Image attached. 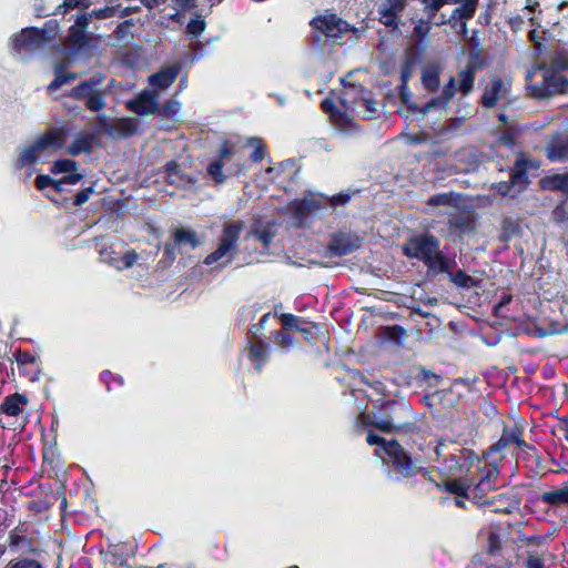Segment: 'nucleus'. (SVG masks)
Instances as JSON below:
<instances>
[{"mask_svg":"<svg viewBox=\"0 0 568 568\" xmlns=\"http://www.w3.org/2000/svg\"><path fill=\"white\" fill-rule=\"evenodd\" d=\"M458 3L459 6L453 9L448 18L440 14L439 20H437L435 24H449L454 29L460 28L463 32H466L467 21L475 16L478 0H460Z\"/></svg>","mask_w":568,"mask_h":568,"instance_id":"nucleus-19","label":"nucleus"},{"mask_svg":"<svg viewBox=\"0 0 568 568\" xmlns=\"http://www.w3.org/2000/svg\"><path fill=\"white\" fill-rule=\"evenodd\" d=\"M179 109V102L173 99L166 100L161 106L158 105V112L162 116H173Z\"/></svg>","mask_w":568,"mask_h":568,"instance_id":"nucleus-58","label":"nucleus"},{"mask_svg":"<svg viewBox=\"0 0 568 568\" xmlns=\"http://www.w3.org/2000/svg\"><path fill=\"white\" fill-rule=\"evenodd\" d=\"M94 144H99L93 133H80L72 143L67 148V153L71 156H78L80 153H91Z\"/></svg>","mask_w":568,"mask_h":568,"instance_id":"nucleus-35","label":"nucleus"},{"mask_svg":"<svg viewBox=\"0 0 568 568\" xmlns=\"http://www.w3.org/2000/svg\"><path fill=\"white\" fill-rule=\"evenodd\" d=\"M524 566L526 568H545V560L540 555L529 552L524 560Z\"/></svg>","mask_w":568,"mask_h":568,"instance_id":"nucleus-62","label":"nucleus"},{"mask_svg":"<svg viewBox=\"0 0 568 568\" xmlns=\"http://www.w3.org/2000/svg\"><path fill=\"white\" fill-rule=\"evenodd\" d=\"M455 262L449 260L443 253L437 251L434 253L429 260L425 261L424 264L427 266L428 272L430 273H449L452 264Z\"/></svg>","mask_w":568,"mask_h":568,"instance_id":"nucleus-40","label":"nucleus"},{"mask_svg":"<svg viewBox=\"0 0 568 568\" xmlns=\"http://www.w3.org/2000/svg\"><path fill=\"white\" fill-rule=\"evenodd\" d=\"M176 250L178 248L174 245V243L165 244V246L163 248V258L160 261V263L171 265L176 258V253H175Z\"/></svg>","mask_w":568,"mask_h":568,"instance_id":"nucleus-63","label":"nucleus"},{"mask_svg":"<svg viewBox=\"0 0 568 568\" xmlns=\"http://www.w3.org/2000/svg\"><path fill=\"white\" fill-rule=\"evenodd\" d=\"M548 65L559 73L564 71L568 72V52H558L551 58Z\"/></svg>","mask_w":568,"mask_h":568,"instance_id":"nucleus-54","label":"nucleus"},{"mask_svg":"<svg viewBox=\"0 0 568 568\" xmlns=\"http://www.w3.org/2000/svg\"><path fill=\"white\" fill-rule=\"evenodd\" d=\"M363 94L361 98L362 104L366 111V118H373L377 112V101L373 98L372 92L367 90H363Z\"/></svg>","mask_w":568,"mask_h":568,"instance_id":"nucleus-53","label":"nucleus"},{"mask_svg":"<svg viewBox=\"0 0 568 568\" xmlns=\"http://www.w3.org/2000/svg\"><path fill=\"white\" fill-rule=\"evenodd\" d=\"M181 67L178 63L160 69L149 77L151 85L158 89L169 88L178 78Z\"/></svg>","mask_w":568,"mask_h":568,"instance_id":"nucleus-34","label":"nucleus"},{"mask_svg":"<svg viewBox=\"0 0 568 568\" xmlns=\"http://www.w3.org/2000/svg\"><path fill=\"white\" fill-rule=\"evenodd\" d=\"M270 347L262 339L247 341V359L252 363L254 369L261 373L270 358Z\"/></svg>","mask_w":568,"mask_h":568,"instance_id":"nucleus-27","label":"nucleus"},{"mask_svg":"<svg viewBox=\"0 0 568 568\" xmlns=\"http://www.w3.org/2000/svg\"><path fill=\"white\" fill-rule=\"evenodd\" d=\"M97 132H103L113 139H126L138 133V122L134 118H118L110 120L106 114H98Z\"/></svg>","mask_w":568,"mask_h":568,"instance_id":"nucleus-11","label":"nucleus"},{"mask_svg":"<svg viewBox=\"0 0 568 568\" xmlns=\"http://www.w3.org/2000/svg\"><path fill=\"white\" fill-rule=\"evenodd\" d=\"M8 546L11 551L21 552L20 556L27 554L38 556L40 554V549L36 545L33 527L26 523H19L9 532Z\"/></svg>","mask_w":568,"mask_h":568,"instance_id":"nucleus-12","label":"nucleus"},{"mask_svg":"<svg viewBox=\"0 0 568 568\" xmlns=\"http://www.w3.org/2000/svg\"><path fill=\"white\" fill-rule=\"evenodd\" d=\"M173 243L178 251L182 253L186 247L195 250L201 245L202 240L199 237L196 231L187 227H179L173 232Z\"/></svg>","mask_w":568,"mask_h":568,"instance_id":"nucleus-33","label":"nucleus"},{"mask_svg":"<svg viewBox=\"0 0 568 568\" xmlns=\"http://www.w3.org/2000/svg\"><path fill=\"white\" fill-rule=\"evenodd\" d=\"M164 172L168 174V181L171 184H174L176 181L173 180L174 176H180L181 173V164L175 161L171 160L169 161L164 166Z\"/></svg>","mask_w":568,"mask_h":568,"instance_id":"nucleus-60","label":"nucleus"},{"mask_svg":"<svg viewBox=\"0 0 568 568\" xmlns=\"http://www.w3.org/2000/svg\"><path fill=\"white\" fill-rule=\"evenodd\" d=\"M540 186L542 190L562 192L568 196V172L542 178Z\"/></svg>","mask_w":568,"mask_h":568,"instance_id":"nucleus-38","label":"nucleus"},{"mask_svg":"<svg viewBox=\"0 0 568 568\" xmlns=\"http://www.w3.org/2000/svg\"><path fill=\"white\" fill-rule=\"evenodd\" d=\"M4 568H47L44 564L36 558L19 556L9 560Z\"/></svg>","mask_w":568,"mask_h":568,"instance_id":"nucleus-44","label":"nucleus"},{"mask_svg":"<svg viewBox=\"0 0 568 568\" xmlns=\"http://www.w3.org/2000/svg\"><path fill=\"white\" fill-rule=\"evenodd\" d=\"M103 78L101 74H94L88 80L80 81L67 97L83 101L91 112L102 111L106 106V91L100 88Z\"/></svg>","mask_w":568,"mask_h":568,"instance_id":"nucleus-8","label":"nucleus"},{"mask_svg":"<svg viewBox=\"0 0 568 568\" xmlns=\"http://www.w3.org/2000/svg\"><path fill=\"white\" fill-rule=\"evenodd\" d=\"M85 33L81 28L72 26L69 30V42L72 44L83 45L85 43Z\"/></svg>","mask_w":568,"mask_h":568,"instance_id":"nucleus-59","label":"nucleus"},{"mask_svg":"<svg viewBox=\"0 0 568 568\" xmlns=\"http://www.w3.org/2000/svg\"><path fill=\"white\" fill-rule=\"evenodd\" d=\"M537 168L534 159L520 152L509 168V180L493 183L490 191L500 196L516 197L528 189L531 183L529 171Z\"/></svg>","mask_w":568,"mask_h":568,"instance_id":"nucleus-4","label":"nucleus"},{"mask_svg":"<svg viewBox=\"0 0 568 568\" xmlns=\"http://www.w3.org/2000/svg\"><path fill=\"white\" fill-rule=\"evenodd\" d=\"M519 126H510L505 129L498 136L497 142L508 149H513L517 144V138L520 134Z\"/></svg>","mask_w":568,"mask_h":568,"instance_id":"nucleus-46","label":"nucleus"},{"mask_svg":"<svg viewBox=\"0 0 568 568\" xmlns=\"http://www.w3.org/2000/svg\"><path fill=\"white\" fill-rule=\"evenodd\" d=\"M387 476L395 483H412L417 476L433 481L432 470L420 465L418 458L404 448L397 439H390L387 454L383 457Z\"/></svg>","mask_w":568,"mask_h":568,"instance_id":"nucleus-2","label":"nucleus"},{"mask_svg":"<svg viewBox=\"0 0 568 568\" xmlns=\"http://www.w3.org/2000/svg\"><path fill=\"white\" fill-rule=\"evenodd\" d=\"M12 361H16L18 365H27L33 364L37 361V357L29 351H22L21 348H18L13 353Z\"/></svg>","mask_w":568,"mask_h":568,"instance_id":"nucleus-56","label":"nucleus"},{"mask_svg":"<svg viewBox=\"0 0 568 568\" xmlns=\"http://www.w3.org/2000/svg\"><path fill=\"white\" fill-rule=\"evenodd\" d=\"M460 0H417V6H409V20L415 24L413 38L422 42L430 32L438 11L446 4H458Z\"/></svg>","mask_w":568,"mask_h":568,"instance_id":"nucleus-6","label":"nucleus"},{"mask_svg":"<svg viewBox=\"0 0 568 568\" xmlns=\"http://www.w3.org/2000/svg\"><path fill=\"white\" fill-rule=\"evenodd\" d=\"M448 231L456 237L470 235L476 231V220L470 213L456 214L447 221Z\"/></svg>","mask_w":568,"mask_h":568,"instance_id":"nucleus-24","label":"nucleus"},{"mask_svg":"<svg viewBox=\"0 0 568 568\" xmlns=\"http://www.w3.org/2000/svg\"><path fill=\"white\" fill-rule=\"evenodd\" d=\"M486 552L490 556H499L501 554V538L498 532L489 531L486 537Z\"/></svg>","mask_w":568,"mask_h":568,"instance_id":"nucleus-50","label":"nucleus"},{"mask_svg":"<svg viewBox=\"0 0 568 568\" xmlns=\"http://www.w3.org/2000/svg\"><path fill=\"white\" fill-rule=\"evenodd\" d=\"M366 443L369 446H381L384 450V454H387L389 440L385 439L383 436L374 433L373 430L367 432Z\"/></svg>","mask_w":568,"mask_h":568,"instance_id":"nucleus-55","label":"nucleus"},{"mask_svg":"<svg viewBox=\"0 0 568 568\" xmlns=\"http://www.w3.org/2000/svg\"><path fill=\"white\" fill-rule=\"evenodd\" d=\"M409 6H417V0H383L377 7L379 22L393 30L398 29L399 14L406 9L409 16Z\"/></svg>","mask_w":568,"mask_h":568,"instance_id":"nucleus-17","label":"nucleus"},{"mask_svg":"<svg viewBox=\"0 0 568 568\" xmlns=\"http://www.w3.org/2000/svg\"><path fill=\"white\" fill-rule=\"evenodd\" d=\"M499 476V468L497 465H488L486 469L479 475L477 480L470 478L469 483V500L476 505L485 507L488 499V494L497 490V479Z\"/></svg>","mask_w":568,"mask_h":568,"instance_id":"nucleus-10","label":"nucleus"},{"mask_svg":"<svg viewBox=\"0 0 568 568\" xmlns=\"http://www.w3.org/2000/svg\"><path fill=\"white\" fill-rule=\"evenodd\" d=\"M28 404V397L23 394L14 393L4 397L0 405V413L8 417H14L16 420L8 424V427L13 430H23L28 418L24 413L23 406Z\"/></svg>","mask_w":568,"mask_h":568,"instance_id":"nucleus-18","label":"nucleus"},{"mask_svg":"<svg viewBox=\"0 0 568 568\" xmlns=\"http://www.w3.org/2000/svg\"><path fill=\"white\" fill-rule=\"evenodd\" d=\"M205 21L203 19H191L190 22L187 23V32L194 37V38H197L200 37L204 30H205Z\"/></svg>","mask_w":568,"mask_h":568,"instance_id":"nucleus-57","label":"nucleus"},{"mask_svg":"<svg viewBox=\"0 0 568 568\" xmlns=\"http://www.w3.org/2000/svg\"><path fill=\"white\" fill-rule=\"evenodd\" d=\"M408 332L400 325L382 326L378 341L383 346L404 347Z\"/></svg>","mask_w":568,"mask_h":568,"instance_id":"nucleus-29","label":"nucleus"},{"mask_svg":"<svg viewBox=\"0 0 568 568\" xmlns=\"http://www.w3.org/2000/svg\"><path fill=\"white\" fill-rule=\"evenodd\" d=\"M545 154L550 162H568V134L552 132L545 146Z\"/></svg>","mask_w":568,"mask_h":568,"instance_id":"nucleus-22","label":"nucleus"},{"mask_svg":"<svg viewBox=\"0 0 568 568\" xmlns=\"http://www.w3.org/2000/svg\"><path fill=\"white\" fill-rule=\"evenodd\" d=\"M460 195L455 192L448 193H436L428 197L426 204L428 206H438V205H452L459 201Z\"/></svg>","mask_w":568,"mask_h":568,"instance_id":"nucleus-43","label":"nucleus"},{"mask_svg":"<svg viewBox=\"0 0 568 568\" xmlns=\"http://www.w3.org/2000/svg\"><path fill=\"white\" fill-rule=\"evenodd\" d=\"M520 498L519 496L513 491L507 490L499 493L497 495L491 496L486 506L490 507V511L495 514H513L519 508Z\"/></svg>","mask_w":568,"mask_h":568,"instance_id":"nucleus-23","label":"nucleus"},{"mask_svg":"<svg viewBox=\"0 0 568 568\" xmlns=\"http://www.w3.org/2000/svg\"><path fill=\"white\" fill-rule=\"evenodd\" d=\"M469 478L458 477L443 483V489L447 493L469 499Z\"/></svg>","mask_w":568,"mask_h":568,"instance_id":"nucleus-41","label":"nucleus"},{"mask_svg":"<svg viewBox=\"0 0 568 568\" xmlns=\"http://www.w3.org/2000/svg\"><path fill=\"white\" fill-rule=\"evenodd\" d=\"M49 186H52L57 192L62 191L61 182H59V180H54L48 174H39L36 178V187L38 190L43 191Z\"/></svg>","mask_w":568,"mask_h":568,"instance_id":"nucleus-52","label":"nucleus"},{"mask_svg":"<svg viewBox=\"0 0 568 568\" xmlns=\"http://www.w3.org/2000/svg\"><path fill=\"white\" fill-rule=\"evenodd\" d=\"M274 225V221L262 222L255 220L247 236L260 241L264 247H268L276 235Z\"/></svg>","mask_w":568,"mask_h":568,"instance_id":"nucleus-32","label":"nucleus"},{"mask_svg":"<svg viewBox=\"0 0 568 568\" xmlns=\"http://www.w3.org/2000/svg\"><path fill=\"white\" fill-rule=\"evenodd\" d=\"M310 26L312 27V43L321 50L324 49L327 40L334 43L354 29L334 12L315 16L310 21Z\"/></svg>","mask_w":568,"mask_h":568,"instance_id":"nucleus-5","label":"nucleus"},{"mask_svg":"<svg viewBox=\"0 0 568 568\" xmlns=\"http://www.w3.org/2000/svg\"><path fill=\"white\" fill-rule=\"evenodd\" d=\"M224 161L221 159H215L212 161L207 168V174L219 184L224 183L226 181V175L223 173Z\"/></svg>","mask_w":568,"mask_h":568,"instance_id":"nucleus-49","label":"nucleus"},{"mask_svg":"<svg viewBox=\"0 0 568 568\" xmlns=\"http://www.w3.org/2000/svg\"><path fill=\"white\" fill-rule=\"evenodd\" d=\"M518 331L537 338L568 333V322H519Z\"/></svg>","mask_w":568,"mask_h":568,"instance_id":"nucleus-20","label":"nucleus"},{"mask_svg":"<svg viewBox=\"0 0 568 568\" xmlns=\"http://www.w3.org/2000/svg\"><path fill=\"white\" fill-rule=\"evenodd\" d=\"M510 93L511 80H505L500 75H491L480 97V103L486 109L495 108L503 100L507 101L506 104H510Z\"/></svg>","mask_w":568,"mask_h":568,"instance_id":"nucleus-16","label":"nucleus"},{"mask_svg":"<svg viewBox=\"0 0 568 568\" xmlns=\"http://www.w3.org/2000/svg\"><path fill=\"white\" fill-rule=\"evenodd\" d=\"M321 108L328 114L332 122L343 126L351 123V115L345 110L339 109L332 98L324 99L321 102Z\"/></svg>","mask_w":568,"mask_h":568,"instance_id":"nucleus-36","label":"nucleus"},{"mask_svg":"<svg viewBox=\"0 0 568 568\" xmlns=\"http://www.w3.org/2000/svg\"><path fill=\"white\" fill-rule=\"evenodd\" d=\"M359 420L364 426H372L385 434L412 436L419 433L417 416L406 402L388 399L374 405L368 413H361Z\"/></svg>","mask_w":568,"mask_h":568,"instance_id":"nucleus-1","label":"nucleus"},{"mask_svg":"<svg viewBox=\"0 0 568 568\" xmlns=\"http://www.w3.org/2000/svg\"><path fill=\"white\" fill-rule=\"evenodd\" d=\"M45 42V32L39 28H26L13 38L16 51H37Z\"/></svg>","mask_w":568,"mask_h":568,"instance_id":"nucleus-21","label":"nucleus"},{"mask_svg":"<svg viewBox=\"0 0 568 568\" xmlns=\"http://www.w3.org/2000/svg\"><path fill=\"white\" fill-rule=\"evenodd\" d=\"M450 281L460 288H469L476 285V280L468 275L465 271L458 270L455 273H448Z\"/></svg>","mask_w":568,"mask_h":568,"instance_id":"nucleus-47","label":"nucleus"},{"mask_svg":"<svg viewBox=\"0 0 568 568\" xmlns=\"http://www.w3.org/2000/svg\"><path fill=\"white\" fill-rule=\"evenodd\" d=\"M487 63L480 50L471 51L466 60L465 67L457 72L458 91L464 97L474 90L475 78L478 71L486 68Z\"/></svg>","mask_w":568,"mask_h":568,"instance_id":"nucleus-13","label":"nucleus"},{"mask_svg":"<svg viewBox=\"0 0 568 568\" xmlns=\"http://www.w3.org/2000/svg\"><path fill=\"white\" fill-rule=\"evenodd\" d=\"M525 81L529 97L536 100L568 94V78L544 62L529 69Z\"/></svg>","mask_w":568,"mask_h":568,"instance_id":"nucleus-3","label":"nucleus"},{"mask_svg":"<svg viewBox=\"0 0 568 568\" xmlns=\"http://www.w3.org/2000/svg\"><path fill=\"white\" fill-rule=\"evenodd\" d=\"M64 68H65V64L62 63V62L55 64V67H54V78H53V80L47 87L49 92L57 91L62 85L74 81L79 77V74L77 72H65V73H63Z\"/></svg>","mask_w":568,"mask_h":568,"instance_id":"nucleus-39","label":"nucleus"},{"mask_svg":"<svg viewBox=\"0 0 568 568\" xmlns=\"http://www.w3.org/2000/svg\"><path fill=\"white\" fill-rule=\"evenodd\" d=\"M481 338L488 346H495L503 336L504 322H481Z\"/></svg>","mask_w":568,"mask_h":568,"instance_id":"nucleus-37","label":"nucleus"},{"mask_svg":"<svg viewBox=\"0 0 568 568\" xmlns=\"http://www.w3.org/2000/svg\"><path fill=\"white\" fill-rule=\"evenodd\" d=\"M322 205V199L316 197L313 193H308L293 204L291 209L292 216L297 219L298 225H301L310 214L321 209Z\"/></svg>","mask_w":568,"mask_h":568,"instance_id":"nucleus-25","label":"nucleus"},{"mask_svg":"<svg viewBox=\"0 0 568 568\" xmlns=\"http://www.w3.org/2000/svg\"><path fill=\"white\" fill-rule=\"evenodd\" d=\"M524 430L525 425L523 419L516 420L510 428L507 425H504L500 438L497 440V443L489 447L488 453H503L513 444L524 452L535 449L534 445L528 444L524 440Z\"/></svg>","mask_w":568,"mask_h":568,"instance_id":"nucleus-14","label":"nucleus"},{"mask_svg":"<svg viewBox=\"0 0 568 568\" xmlns=\"http://www.w3.org/2000/svg\"><path fill=\"white\" fill-rule=\"evenodd\" d=\"M283 327L280 331L273 332V342L281 348L288 349L298 338L295 334L296 324H312V322H281Z\"/></svg>","mask_w":568,"mask_h":568,"instance_id":"nucleus-31","label":"nucleus"},{"mask_svg":"<svg viewBox=\"0 0 568 568\" xmlns=\"http://www.w3.org/2000/svg\"><path fill=\"white\" fill-rule=\"evenodd\" d=\"M78 169V162L70 159H60L52 163L51 172L54 174L69 173Z\"/></svg>","mask_w":568,"mask_h":568,"instance_id":"nucleus-51","label":"nucleus"},{"mask_svg":"<svg viewBox=\"0 0 568 568\" xmlns=\"http://www.w3.org/2000/svg\"><path fill=\"white\" fill-rule=\"evenodd\" d=\"M65 141L67 132L62 128H52L45 131L30 146L22 151L18 159L17 168L23 169L34 164L38 160L37 153H43L48 150L52 152L61 150L65 145Z\"/></svg>","mask_w":568,"mask_h":568,"instance_id":"nucleus-7","label":"nucleus"},{"mask_svg":"<svg viewBox=\"0 0 568 568\" xmlns=\"http://www.w3.org/2000/svg\"><path fill=\"white\" fill-rule=\"evenodd\" d=\"M359 246V240L347 233L335 234L328 243V251L336 256L351 254Z\"/></svg>","mask_w":568,"mask_h":568,"instance_id":"nucleus-30","label":"nucleus"},{"mask_svg":"<svg viewBox=\"0 0 568 568\" xmlns=\"http://www.w3.org/2000/svg\"><path fill=\"white\" fill-rule=\"evenodd\" d=\"M403 250L406 256L424 263L439 250V240L430 233L419 234L410 237Z\"/></svg>","mask_w":568,"mask_h":568,"instance_id":"nucleus-15","label":"nucleus"},{"mask_svg":"<svg viewBox=\"0 0 568 568\" xmlns=\"http://www.w3.org/2000/svg\"><path fill=\"white\" fill-rule=\"evenodd\" d=\"M295 334L300 336L298 341L315 343L314 334L320 328V323L312 322V324H296Z\"/></svg>","mask_w":568,"mask_h":568,"instance_id":"nucleus-45","label":"nucleus"},{"mask_svg":"<svg viewBox=\"0 0 568 568\" xmlns=\"http://www.w3.org/2000/svg\"><path fill=\"white\" fill-rule=\"evenodd\" d=\"M93 193H94L93 185L82 189L81 191H79L75 194L74 200H73V204L75 206L83 205L90 199V195L93 194Z\"/></svg>","mask_w":568,"mask_h":568,"instance_id":"nucleus-64","label":"nucleus"},{"mask_svg":"<svg viewBox=\"0 0 568 568\" xmlns=\"http://www.w3.org/2000/svg\"><path fill=\"white\" fill-rule=\"evenodd\" d=\"M457 92L459 91L458 84L456 83V78L450 77L448 82L444 87L442 95L433 98L428 102H426L420 109V112L425 114L436 108L445 110L448 106L449 101L456 95Z\"/></svg>","mask_w":568,"mask_h":568,"instance_id":"nucleus-28","label":"nucleus"},{"mask_svg":"<svg viewBox=\"0 0 568 568\" xmlns=\"http://www.w3.org/2000/svg\"><path fill=\"white\" fill-rule=\"evenodd\" d=\"M243 227L244 223L241 220L225 223L216 248L206 255L204 264L212 265L229 254L234 255Z\"/></svg>","mask_w":568,"mask_h":568,"instance_id":"nucleus-9","label":"nucleus"},{"mask_svg":"<svg viewBox=\"0 0 568 568\" xmlns=\"http://www.w3.org/2000/svg\"><path fill=\"white\" fill-rule=\"evenodd\" d=\"M126 108L139 115L154 114L158 112L156 95L149 91H144L135 99L129 100L126 102Z\"/></svg>","mask_w":568,"mask_h":568,"instance_id":"nucleus-26","label":"nucleus"},{"mask_svg":"<svg viewBox=\"0 0 568 568\" xmlns=\"http://www.w3.org/2000/svg\"><path fill=\"white\" fill-rule=\"evenodd\" d=\"M440 70L437 65H427L422 72V82L429 91H436L439 87Z\"/></svg>","mask_w":568,"mask_h":568,"instance_id":"nucleus-42","label":"nucleus"},{"mask_svg":"<svg viewBox=\"0 0 568 568\" xmlns=\"http://www.w3.org/2000/svg\"><path fill=\"white\" fill-rule=\"evenodd\" d=\"M267 154L266 145L263 143L261 139L257 140V143L252 151L250 159L253 163H260L265 155Z\"/></svg>","mask_w":568,"mask_h":568,"instance_id":"nucleus-61","label":"nucleus"},{"mask_svg":"<svg viewBox=\"0 0 568 568\" xmlns=\"http://www.w3.org/2000/svg\"><path fill=\"white\" fill-rule=\"evenodd\" d=\"M104 568H133L123 555H113L111 552H101Z\"/></svg>","mask_w":568,"mask_h":568,"instance_id":"nucleus-48","label":"nucleus"}]
</instances>
